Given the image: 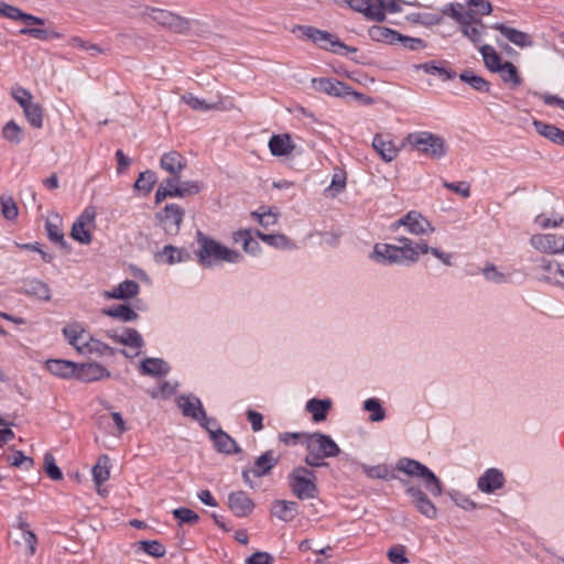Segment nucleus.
<instances>
[{
  "mask_svg": "<svg viewBox=\"0 0 564 564\" xmlns=\"http://www.w3.org/2000/svg\"><path fill=\"white\" fill-rule=\"evenodd\" d=\"M400 246L377 243L370 258L380 263H415L421 254L429 253L426 242H414L406 237L398 238Z\"/></svg>",
  "mask_w": 564,
  "mask_h": 564,
  "instance_id": "obj_1",
  "label": "nucleus"
},
{
  "mask_svg": "<svg viewBox=\"0 0 564 564\" xmlns=\"http://www.w3.org/2000/svg\"><path fill=\"white\" fill-rule=\"evenodd\" d=\"M197 241L199 245L198 262L204 267H210L221 261L236 263L241 260V254L238 251L227 248L202 232H198Z\"/></svg>",
  "mask_w": 564,
  "mask_h": 564,
  "instance_id": "obj_2",
  "label": "nucleus"
},
{
  "mask_svg": "<svg viewBox=\"0 0 564 564\" xmlns=\"http://www.w3.org/2000/svg\"><path fill=\"white\" fill-rule=\"evenodd\" d=\"M306 451L305 463L311 467L323 466L324 459L336 457L340 452L338 445L328 435L322 433L308 434Z\"/></svg>",
  "mask_w": 564,
  "mask_h": 564,
  "instance_id": "obj_3",
  "label": "nucleus"
},
{
  "mask_svg": "<svg viewBox=\"0 0 564 564\" xmlns=\"http://www.w3.org/2000/svg\"><path fill=\"white\" fill-rule=\"evenodd\" d=\"M405 141L421 154L431 159H440L446 153L445 140L429 131L409 133Z\"/></svg>",
  "mask_w": 564,
  "mask_h": 564,
  "instance_id": "obj_4",
  "label": "nucleus"
},
{
  "mask_svg": "<svg viewBox=\"0 0 564 564\" xmlns=\"http://www.w3.org/2000/svg\"><path fill=\"white\" fill-rule=\"evenodd\" d=\"M398 469L409 476L420 478L425 489L433 496L437 497L442 495L441 480L423 464L413 459L403 458L399 460Z\"/></svg>",
  "mask_w": 564,
  "mask_h": 564,
  "instance_id": "obj_5",
  "label": "nucleus"
},
{
  "mask_svg": "<svg viewBox=\"0 0 564 564\" xmlns=\"http://www.w3.org/2000/svg\"><path fill=\"white\" fill-rule=\"evenodd\" d=\"M314 471L305 467H296L289 475V485L299 499L314 498L317 491Z\"/></svg>",
  "mask_w": 564,
  "mask_h": 564,
  "instance_id": "obj_6",
  "label": "nucleus"
},
{
  "mask_svg": "<svg viewBox=\"0 0 564 564\" xmlns=\"http://www.w3.org/2000/svg\"><path fill=\"white\" fill-rule=\"evenodd\" d=\"M149 17L153 22L175 34H186L191 30L189 19L169 10L151 8Z\"/></svg>",
  "mask_w": 564,
  "mask_h": 564,
  "instance_id": "obj_7",
  "label": "nucleus"
},
{
  "mask_svg": "<svg viewBox=\"0 0 564 564\" xmlns=\"http://www.w3.org/2000/svg\"><path fill=\"white\" fill-rule=\"evenodd\" d=\"M180 177L171 176L162 183L155 193V203L160 204L167 197H184L191 194H197L199 186L196 183L178 184Z\"/></svg>",
  "mask_w": 564,
  "mask_h": 564,
  "instance_id": "obj_8",
  "label": "nucleus"
},
{
  "mask_svg": "<svg viewBox=\"0 0 564 564\" xmlns=\"http://www.w3.org/2000/svg\"><path fill=\"white\" fill-rule=\"evenodd\" d=\"M95 219V208H85L72 227V238L84 245L90 243L93 240V231L96 227Z\"/></svg>",
  "mask_w": 564,
  "mask_h": 564,
  "instance_id": "obj_9",
  "label": "nucleus"
},
{
  "mask_svg": "<svg viewBox=\"0 0 564 564\" xmlns=\"http://www.w3.org/2000/svg\"><path fill=\"white\" fill-rule=\"evenodd\" d=\"M453 17L460 23L462 31L466 37L475 44L480 42L485 25L479 19L474 18L470 12L465 11V7L460 4L456 9H453Z\"/></svg>",
  "mask_w": 564,
  "mask_h": 564,
  "instance_id": "obj_10",
  "label": "nucleus"
},
{
  "mask_svg": "<svg viewBox=\"0 0 564 564\" xmlns=\"http://www.w3.org/2000/svg\"><path fill=\"white\" fill-rule=\"evenodd\" d=\"M13 20H21L28 26L20 31L21 34L29 35L41 41L61 37V34L55 31H48L42 28H32L33 25L43 26L45 21L35 15L24 13L20 9Z\"/></svg>",
  "mask_w": 564,
  "mask_h": 564,
  "instance_id": "obj_11",
  "label": "nucleus"
},
{
  "mask_svg": "<svg viewBox=\"0 0 564 564\" xmlns=\"http://www.w3.org/2000/svg\"><path fill=\"white\" fill-rule=\"evenodd\" d=\"M369 37L376 42H382L387 44H394L395 42H410L409 47L411 50H416L420 45H422V40L412 39L404 36L397 31L389 29L383 25H373L368 30Z\"/></svg>",
  "mask_w": 564,
  "mask_h": 564,
  "instance_id": "obj_12",
  "label": "nucleus"
},
{
  "mask_svg": "<svg viewBox=\"0 0 564 564\" xmlns=\"http://www.w3.org/2000/svg\"><path fill=\"white\" fill-rule=\"evenodd\" d=\"M184 215V209L180 205L167 204L162 212L158 213L156 218L167 235L175 236L181 229Z\"/></svg>",
  "mask_w": 564,
  "mask_h": 564,
  "instance_id": "obj_13",
  "label": "nucleus"
},
{
  "mask_svg": "<svg viewBox=\"0 0 564 564\" xmlns=\"http://www.w3.org/2000/svg\"><path fill=\"white\" fill-rule=\"evenodd\" d=\"M530 245L541 253L556 254L564 252V236L555 234H534L530 238Z\"/></svg>",
  "mask_w": 564,
  "mask_h": 564,
  "instance_id": "obj_14",
  "label": "nucleus"
},
{
  "mask_svg": "<svg viewBox=\"0 0 564 564\" xmlns=\"http://www.w3.org/2000/svg\"><path fill=\"white\" fill-rule=\"evenodd\" d=\"M395 226L405 227L410 234L415 236L427 235L434 231L431 221L416 210L408 212L395 223Z\"/></svg>",
  "mask_w": 564,
  "mask_h": 564,
  "instance_id": "obj_15",
  "label": "nucleus"
},
{
  "mask_svg": "<svg viewBox=\"0 0 564 564\" xmlns=\"http://www.w3.org/2000/svg\"><path fill=\"white\" fill-rule=\"evenodd\" d=\"M313 87L318 93H324L333 97H345L352 93L347 84L333 78H313Z\"/></svg>",
  "mask_w": 564,
  "mask_h": 564,
  "instance_id": "obj_16",
  "label": "nucleus"
},
{
  "mask_svg": "<svg viewBox=\"0 0 564 564\" xmlns=\"http://www.w3.org/2000/svg\"><path fill=\"white\" fill-rule=\"evenodd\" d=\"M67 341L78 351L85 354V348L91 339L89 333L79 323H72L63 328Z\"/></svg>",
  "mask_w": 564,
  "mask_h": 564,
  "instance_id": "obj_17",
  "label": "nucleus"
},
{
  "mask_svg": "<svg viewBox=\"0 0 564 564\" xmlns=\"http://www.w3.org/2000/svg\"><path fill=\"white\" fill-rule=\"evenodd\" d=\"M107 336L115 343L134 349V352L132 355H129L126 350H122V354L127 357H133L139 355L140 349L143 346V339L141 335L133 328H126L122 334H117L109 330L107 332Z\"/></svg>",
  "mask_w": 564,
  "mask_h": 564,
  "instance_id": "obj_18",
  "label": "nucleus"
},
{
  "mask_svg": "<svg viewBox=\"0 0 564 564\" xmlns=\"http://www.w3.org/2000/svg\"><path fill=\"white\" fill-rule=\"evenodd\" d=\"M303 34L324 50H330V51L336 52L335 47H340V48L345 47V45L332 33H328L326 31H321L313 26L304 28Z\"/></svg>",
  "mask_w": 564,
  "mask_h": 564,
  "instance_id": "obj_19",
  "label": "nucleus"
},
{
  "mask_svg": "<svg viewBox=\"0 0 564 564\" xmlns=\"http://www.w3.org/2000/svg\"><path fill=\"white\" fill-rule=\"evenodd\" d=\"M110 372L98 362L77 364L75 378L84 382L108 379Z\"/></svg>",
  "mask_w": 564,
  "mask_h": 564,
  "instance_id": "obj_20",
  "label": "nucleus"
},
{
  "mask_svg": "<svg viewBox=\"0 0 564 564\" xmlns=\"http://www.w3.org/2000/svg\"><path fill=\"white\" fill-rule=\"evenodd\" d=\"M506 478L497 468L487 469L477 481L478 489L485 494H494L505 486Z\"/></svg>",
  "mask_w": 564,
  "mask_h": 564,
  "instance_id": "obj_21",
  "label": "nucleus"
},
{
  "mask_svg": "<svg viewBox=\"0 0 564 564\" xmlns=\"http://www.w3.org/2000/svg\"><path fill=\"white\" fill-rule=\"evenodd\" d=\"M406 492L412 497L413 505L423 516H425L429 519L436 518V507L421 489L414 486H409L406 488Z\"/></svg>",
  "mask_w": 564,
  "mask_h": 564,
  "instance_id": "obj_22",
  "label": "nucleus"
},
{
  "mask_svg": "<svg viewBox=\"0 0 564 564\" xmlns=\"http://www.w3.org/2000/svg\"><path fill=\"white\" fill-rule=\"evenodd\" d=\"M228 503L230 510L237 517H247L252 512L254 508L252 499L245 491L232 492L229 496Z\"/></svg>",
  "mask_w": 564,
  "mask_h": 564,
  "instance_id": "obj_23",
  "label": "nucleus"
},
{
  "mask_svg": "<svg viewBox=\"0 0 564 564\" xmlns=\"http://www.w3.org/2000/svg\"><path fill=\"white\" fill-rule=\"evenodd\" d=\"M375 151L387 162L397 158L399 149L395 147L390 134L378 133L372 141Z\"/></svg>",
  "mask_w": 564,
  "mask_h": 564,
  "instance_id": "obj_24",
  "label": "nucleus"
},
{
  "mask_svg": "<svg viewBox=\"0 0 564 564\" xmlns=\"http://www.w3.org/2000/svg\"><path fill=\"white\" fill-rule=\"evenodd\" d=\"M269 149L274 156H286L294 151L295 143L288 133L274 134L269 140Z\"/></svg>",
  "mask_w": 564,
  "mask_h": 564,
  "instance_id": "obj_25",
  "label": "nucleus"
},
{
  "mask_svg": "<svg viewBox=\"0 0 564 564\" xmlns=\"http://www.w3.org/2000/svg\"><path fill=\"white\" fill-rule=\"evenodd\" d=\"M45 368L56 377L70 379L76 376L77 364L64 359H48L45 362Z\"/></svg>",
  "mask_w": 564,
  "mask_h": 564,
  "instance_id": "obj_26",
  "label": "nucleus"
},
{
  "mask_svg": "<svg viewBox=\"0 0 564 564\" xmlns=\"http://www.w3.org/2000/svg\"><path fill=\"white\" fill-rule=\"evenodd\" d=\"M185 166L186 160L177 151L167 152L161 158V167L171 176L180 177Z\"/></svg>",
  "mask_w": 564,
  "mask_h": 564,
  "instance_id": "obj_27",
  "label": "nucleus"
},
{
  "mask_svg": "<svg viewBox=\"0 0 564 564\" xmlns=\"http://www.w3.org/2000/svg\"><path fill=\"white\" fill-rule=\"evenodd\" d=\"M140 286L135 281L126 280L118 286L105 291L104 297L107 300H129L134 297L139 293Z\"/></svg>",
  "mask_w": 564,
  "mask_h": 564,
  "instance_id": "obj_28",
  "label": "nucleus"
},
{
  "mask_svg": "<svg viewBox=\"0 0 564 564\" xmlns=\"http://www.w3.org/2000/svg\"><path fill=\"white\" fill-rule=\"evenodd\" d=\"M177 404L185 416L194 420L202 421L206 419V413L203 409L200 401L193 397H181Z\"/></svg>",
  "mask_w": 564,
  "mask_h": 564,
  "instance_id": "obj_29",
  "label": "nucleus"
},
{
  "mask_svg": "<svg viewBox=\"0 0 564 564\" xmlns=\"http://www.w3.org/2000/svg\"><path fill=\"white\" fill-rule=\"evenodd\" d=\"M110 458L107 455H100L97 458L95 466L93 467L91 474L94 482L97 487L98 494H102L101 486L109 479L110 477Z\"/></svg>",
  "mask_w": 564,
  "mask_h": 564,
  "instance_id": "obj_30",
  "label": "nucleus"
},
{
  "mask_svg": "<svg viewBox=\"0 0 564 564\" xmlns=\"http://www.w3.org/2000/svg\"><path fill=\"white\" fill-rule=\"evenodd\" d=\"M561 267V261L543 259L540 265L542 278L550 283H562L564 279Z\"/></svg>",
  "mask_w": 564,
  "mask_h": 564,
  "instance_id": "obj_31",
  "label": "nucleus"
},
{
  "mask_svg": "<svg viewBox=\"0 0 564 564\" xmlns=\"http://www.w3.org/2000/svg\"><path fill=\"white\" fill-rule=\"evenodd\" d=\"M271 513L283 521H292L297 513V505L293 501L276 500L272 503Z\"/></svg>",
  "mask_w": 564,
  "mask_h": 564,
  "instance_id": "obj_32",
  "label": "nucleus"
},
{
  "mask_svg": "<svg viewBox=\"0 0 564 564\" xmlns=\"http://www.w3.org/2000/svg\"><path fill=\"white\" fill-rule=\"evenodd\" d=\"M169 371L170 367L160 358H147L140 365V372L147 376L162 377Z\"/></svg>",
  "mask_w": 564,
  "mask_h": 564,
  "instance_id": "obj_33",
  "label": "nucleus"
},
{
  "mask_svg": "<svg viewBox=\"0 0 564 564\" xmlns=\"http://www.w3.org/2000/svg\"><path fill=\"white\" fill-rule=\"evenodd\" d=\"M533 126L539 134L554 143L564 145V131L560 128L540 120H534Z\"/></svg>",
  "mask_w": 564,
  "mask_h": 564,
  "instance_id": "obj_34",
  "label": "nucleus"
},
{
  "mask_svg": "<svg viewBox=\"0 0 564 564\" xmlns=\"http://www.w3.org/2000/svg\"><path fill=\"white\" fill-rule=\"evenodd\" d=\"M232 240L236 243H241L247 253L258 254L261 250L259 242L252 237L249 229H241L234 232Z\"/></svg>",
  "mask_w": 564,
  "mask_h": 564,
  "instance_id": "obj_35",
  "label": "nucleus"
},
{
  "mask_svg": "<svg viewBox=\"0 0 564 564\" xmlns=\"http://www.w3.org/2000/svg\"><path fill=\"white\" fill-rule=\"evenodd\" d=\"M495 29L498 30L510 42L520 47L529 46L532 43L530 35L522 31L509 28L505 24H496Z\"/></svg>",
  "mask_w": 564,
  "mask_h": 564,
  "instance_id": "obj_36",
  "label": "nucleus"
},
{
  "mask_svg": "<svg viewBox=\"0 0 564 564\" xmlns=\"http://www.w3.org/2000/svg\"><path fill=\"white\" fill-rule=\"evenodd\" d=\"M332 402L329 400L311 399L306 403V410L312 414L314 422L326 420Z\"/></svg>",
  "mask_w": 564,
  "mask_h": 564,
  "instance_id": "obj_37",
  "label": "nucleus"
},
{
  "mask_svg": "<svg viewBox=\"0 0 564 564\" xmlns=\"http://www.w3.org/2000/svg\"><path fill=\"white\" fill-rule=\"evenodd\" d=\"M495 73H499L501 79L512 88L520 86L522 83L517 67L511 62L506 61Z\"/></svg>",
  "mask_w": 564,
  "mask_h": 564,
  "instance_id": "obj_38",
  "label": "nucleus"
},
{
  "mask_svg": "<svg viewBox=\"0 0 564 564\" xmlns=\"http://www.w3.org/2000/svg\"><path fill=\"white\" fill-rule=\"evenodd\" d=\"M278 464V458L273 456L272 451L264 452L254 463L252 468V473L257 477H262Z\"/></svg>",
  "mask_w": 564,
  "mask_h": 564,
  "instance_id": "obj_39",
  "label": "nucleus"
},
{
  "mask_svg": "<svg viewBox=\"0 0 564 564\" xmlns=\"http://www.w3.org/2000/svg\"><path fill=\"white\" fill-rule=\"evenodd\" d=\"M156 257L159 261L165 262L167 264H174L187 260L189 254L183 249L173 246H165Z\"/></svg>",
  "mask_w": 564,
  "mask_h": 564,
  "instance_id": "obj_40",
  "label": "nucleus"
},
{
  "mask_svg": "<svg viewBox=\"0 0 564 564\" xmlns=\"http://www.w3.org/2000/svg\"><path fill=\"white\" fill-rule=\"evenodd\" d=\"M257 236L269 246H272L274 248L279 249H291L294 247L293 242L282 234H263L259 230H257Z\"/></svg>",
  "mask_w": 564,
  "mask_h": 564,
  "instance_id": "obj_41",
  "label": "nucleus"
},
{
  "mask_svg": "<svg viewBox=\"0 0 564 564\" xmlns=\"http://www.w3.org/2000/svg\"><path fill=\"white\" fill-rule=\"evenodd\" d=\"M251 217L256 219L261 225V227L268 229L269 227L278 224L279 213L276 208H261V210L252 212Z\"/></svg>",
  "mask_w": 564,
  "mask_h": 564,
  "instance_id": "obj_42",
  "label": "nucleus"
},
{
  "mask_svg": "<svg viewBox=\"0 0 564 564\" xmlns=\"http://www.w3.org/2000/svg\"><path fill=\"white\" fill-rule=\"evenodd\" d=\"M479 51L482 55L484 63H485L486 67L494 73L497 69H499V67L505 63L502 61L501 56L490 45H482L479 48Z\"/></svg>",
  "mask_w": 564,
  "mask_h": 564,
  "instance_id": "obj_43",
  "label": "nucleus"
},
{
  "mask_svg": "<svg viewBox=\"0 0 564 564\" xmlns=\"http://www.w3.org/2000/svg\"><path fill=\"white\" fill-rule=\"evenodd\" d=\"M212 437L215 442L218 451L231 454L238 451L236 442L225 432L217 431L212 433Z\"/></svg>",
  "mask_w": 564,
  "mask_h": 564,
  "instance_id": "obj_44",
  "label": "nucleus"
},
{
  "mask_svg": "<svg viewBox=\"0 0 564 564\" xmlns=\"http://www.w3.org/2000/svg\"><path fill=\"white\" fill-rule=\"evenodd\" d=\"M102 313L107 316L118 318L122 322L135 321L138 318V314L128 305H118L105 308Z\"/></svg>",
  "mask_w": 564,
  "mask_h": 564,
  "instance_id": "obj_45",
  "label": "nucleus"
},
{
  "mask_svg": "<svg viewBox=\"0 0 564 564\" xmlns=\"http://www.w3.org/2000/svg\"><path fill=\"white\" fill-rule=\"evenodd\" d=\"M156 183V175L152 171H145L140 173L139 177L134 183V188L148 194L152 191Z\"/></svg>",
  "mask_w": 564,
  "mask_h": 564,
  "instance_id": "obj_46",
  "label": "nucleus"
},
{
  "mask_svg": "<svg viewBox=\"0 0 564 564\" xmlns=\"http://www.w3.org/2000/svg\"><path fill=\"white\" fill-rule=\"evenodd\" d=\"M23 110L28 121L32 127L39 129L43 126V111L37 104L32 102L25 106Z\"/></svg>",
  "mask_w": 564,
  "mask_h": 564,
  "instance_id": "obj_47",
  "label": "nucleus"
},
{
  "mask_svg": "<svg viewBox=\"0 0 564 564\" xmlns=\"http://www.w3.org/2000/svg\"><path fill=\"white\" fill-rule=\"evenodd\" d=\"M491 10V4L487 0H470L468 6L465 7V11L470 12L474 18L479 20L480 17L489 14Z\"/></svg>",
  "mask_w": 564,
  "mask_h": 564,
  "instance_id": "obj_48",
  "label": "nucleus"
},
{
  "mask_svg": "<svg viewBox=\"0 0 564 564\" xmlns=\"http://www.w3.org/2000/svg\"><path fill=\"white\" fill-rule=\"evenodd\" d=\"M364 15L370 21L383 22L386 20V14L379 0H369Z\"/></svg>",
  "mask_w": 564,
  "mask_h": 564,
  "instance_id": "obj_49",
  "label": "nucleus"
},
{
  "mask_svg": "<svg viewBox=\"0 0 564 564\" xmlns=\"http://www.w3.org/2000/svg\"><path fill=\"white\" fill-rule=\"evenodd\" d=\"M460 79L467 84H469L473 88L478 91H488L489 83L480 76L475 75L474 73L466 70L460 74Z\"/></svg>",
  "mask_w": 564,
  "mask_h": 564,
  "instance_id": "obj_50",
  "label": "nucleus"
},
{
  "mask_svg": "<svg viewBox=\"0 0 564 564\" xmlns=\"http://www.w3.org/2000/svg\"><path fill=\"white\" fill-rule=\"evenodd\" d=\"M19 529L22 531L23 541L28 547L29 555H34L37 546V536L30 530V525L26 522H21Z\"/></svg>",
  "mask_w": 564,
  "mask_h": 564,
  "instance_id": "obj_51",
  "label": "nucleus"
},
{
  "mask_svg": "<svg viewBox=\"0 0 564 564\" xmlns=\"http://www.w3.org/2000/svg\"><path fill=\"white\" fill-rule=\"evenodd\" d=\"M1 214L8 220H15L19 215V208L11 196H1Z\"/></svg>",
  "mask_w": 564,
  "mask_h": 564,
  "instance_id": "obj_52",
  "label": "nucleus"
},
{
  "mask_svg": "<svg viewBox=\"0 0 564 564\" xmlns=\"http://www.w3.org/2000/svg\"><path fill=\"white\" fill-rule=\"evenodd\" d=\"M387 557L392 564L409 563V558L406 556V547L402 544L392 545L387 552Z\"/></svg>",
  "mask_w": 564,
  "mask_h": 564,
  "instance_id": "obj_53",
  "label": "nucleus"
},
{
  "mask_svg": "<svg viewBox=\"0 0 564 564\" xmlns=\"http://www.w3.org/2000/svg\"><path fill=\"white\" fill-rule=\"evenodd\" d=\"M85 352L97 354L99 356H113L116 350L112 347L91 337L90 341L85 348Z\"/></svg>",
  "mask_w": 564,
  "mask_h": 564,
  "instance_id": "obj_54",
  "label": "nucleus"
},
{
  "mask_svg": "<svg viewBox=\"0 0 564 564\" xmlns=\"http://www.w3.org/2000/svg\"><path fill=\"white\" fill-rule=\"evenodd\" d=\"M68 44H69V46L75 47V48L89 51V52H91V55L105 53V51L99 45L89 43L79 36L70 37L68 41Z\"/></svg>",
  "mask_w": 564,
  "mask_h": 564,
  "instance_id": "obj_55",
  "label": "nucleus"
},
{
  "mask_svg": "<svg viewBox=\"0 0 564 564\" xmlns=\"http://www.w3.org/2000/svg\"><path fill=\"white\" fill-rule=\"evenodd\" d=\"M563 223H564V217L562 215H557V216H554L553 218H550L545 214H540L534 219V224L542 229H546L550 227L556 228V227L562 226Z\"/></svg>",
  "mask_w": 564,
  "mask_h": 564,
  "instance_id": "obj_56",
  "label": "nucleus"
},
{
  "mask_svg": "<svg viewBox=\"0 0 564 564\" xmlns=\"http://www.w3.org/2000/svg\"><path fill=\"white\" fill-rule=\"evenodd\" d=\"M2 135L12 143H19L22 137L21 128L13 121H9L2 129Z\"/></svg>",
  "mask_w": 564,
  "mask_h": 564,
  "instance_id": "obj_57",
  "label": "nucleus"
},
{
  "mask_svg": "<svg viewBox=\"0 0 564 564\" xmlns=\"http://www.w3.org/2000/svg\"><path fill=\"white\" fill-rule=\"evenodd\" d=\"M364 406L365 410L370 412V420L372 422L382 421L384 419V410L377 399H368Z\"/></svg>",
  "mask_w": 564,
  "mask_h": 564,
  "instance_id": "obj_58",
  "label": "nucleus"
},
{
  "mask_svg": "<svg viewBox=\"0 0 564 564\" xmlns=\"http://www.w3.org/2000/svg\"><path fill=\"white\" fill-rule=\"evenodd\" d=\"M443 186L463 198H468L470 196V184L468 182H447L443 181Z\"/></svg>",
  "mask_w": 564,
  "mask_h": 564,
  "instance_id": "obj_59",
  "label": "nucleus"
},
{
  "mask_svg": "<svg viewBox=\"0 0 564 564\" xmlns=\"http://www.w3.org/2000/svg\"><path fill=\"white\" fill-rule=\"evenodd\" d=\"M44 468L46 475L53 480H61L63 478V474L58 466L55 463L54 457L51 454H46L44 456Z\"/></svg>",
  "mask_w": 564,
  "mask_h": 564,
  "instance_id": "obj_60",
  "label": "nucleus"
},
{
  "mask_svg": "<svg viewBox=\"0 0 564 564\" xmlns=\"http://www.w3.org/2000/svg\"><path fill=\"white\" fill-rule=\"evenodd\" d=\"M173 516L175 519L180 520L181 523L195 524L199 520L198 514L188 508L175 509L173 510Z\"/></svg>",
  "mask_w": 564,
  "mask_h": 564,
  "instance_id": "obj_61",
  "label": "nucleus"
},
{
  "mask_svg": "<svg viewBox=\"0 0 564 564\" xmlns=\"http://www.w3.org/2000/svg\"><path fill=\"white\" fill-rule=\"evenodd\" d=\"M308 433H281L279 435V441L286 446L296 445V444H305L306 437Z\"/></svg>",
  "mask_w": 564,
  "mask_h": 564,
  "instance_id": "obj_62",
  "label": "nucleus"
},
{
  "mask_svg": "<svg viewBox=\"0 0 564 564\" xmlns=\"http://www.w3.org/2000/svg\"><path fill=\"white\" fill-rule=\"evenodd\" d=\"M422 69H424L427 74H437L441 76L444 80L453 78L455 76L454 72H449L445 69L444 67H441L436 65L434 62L425 63L420 66Z\"/></svg>",
  "mask_w": 564,
  "mask_h": 564,
  "instance_id": "obj_63",
  "label": "nucleus"
},
{
  "mask_svg": "<svg viewBox=\"0 0 564 564\" xmlns=\"http://www.w3.org/2000/svg\"><path fill=\"white\" fill-rule=\"evenodd\" d=\"M110 416L113 422L111 434L120 437L127 431L126 422L119 412H112Z\"/></svg>",
  "mask_w": 564,
  "mask_h": 564,
  "instance_id": "obj_64",
  "label": "nucleus"
}]
</instances>
